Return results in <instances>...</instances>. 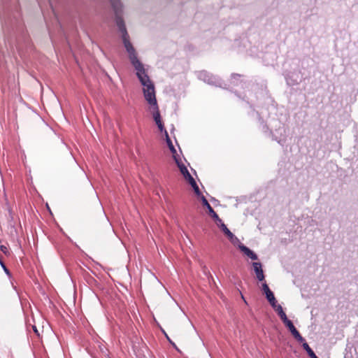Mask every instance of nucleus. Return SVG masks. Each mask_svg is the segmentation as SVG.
<instances>
[{"label":"nucleus","mask_w":358,"mask_h":358,"mask_svg":"<svg viewBox=\"0 0 358 358\" xmlns=\"http://www.w3.org/2000/svg\"><path fill=\"white\" fill-rule=\"evenodd\" d=\"M241 298L243 299V300L244 301V302L247 304V301L245 299L243 295L241 293Z\"/></svg>","instance_id":"obj_27"},{"label":"nucleus","mask_w":358,"mask_h":358,"mask_svg":"<svg viewBox=\"0 0 358 358\" xmlns=\"http://www.w3.org/2000/svg\"><path fill=\"white\" fill-rule=\"evenodd\" d=\"M281 129L283 130V132L285 133V129H284V127H282Z\"/></svg>","instance_id":"obj_29"},{"label":"nucleus","mask_w":358,"mask_h":358,"mask_svg":"<svg viewBox=\"0 0 358 358\" xmlns=\"http://www.w3.org/2000/svg\"><path fill=\"white\" fill-rule=\"evenodd\" d=\"M315 358H318V357H317V355H316Z\"/></svg>","instance_id":"obj_30"},{"label":"nucleus","mask_w":358,"mask_h":358,"mask_svg":"<svg viewBox=\"0 0 358 358\" xmlns=\"http://www.w3.org/2000/svg\"><path fill=\"white\" fill-rule=\"evenodd\" d=\"M112 8L115 13V23L118 27L119 31L122 34V39L124 46L128 53L129 61L134 67H141L143 64L138 59L137 52L134 48L133 45L129 41V36L127 33L126 26L122 18L123 6L120 0H109Z\"/></svg>","instance_id":"obj_2"},{"label":"nucleus","mask_w":358,"mask_h":358,"mask_svg":"<svg viewBox=\"0 0 358 358\" xmlns=\"http://www.w3.org/2000/svg\"><path fill=\"white\" fill-rule=\"evenodd\" d=\"M109 358H110V357H109Z\"/></svg>","instance_id":"obj_31"},{"label":"nucleus","mask_w":358,"mask_h":358,"mask_svg":"<svg viewBox=\"0 0 358 358\" xmlns=\"http://www.w3.org/2000/svg\"><path fill=\"white\" fill-rule=\"evenodd\" d=\"M173 159H174L175 162L176 163L178 167L179 168L181 173L185 178V180H187L189 184L192 187L195 194L196 196H199L201 194V191L199 188V186L197 185L194 178L189 173L187 167L181 162L180 159L177 156H173Z\"/></svg>","instance_id":"obj_3"},{"label":"nucleus","mask_w":358,"mask_h":358,"mask_svg":"<svg viewBox=\"0 0 358 358\" xmlns=\"http://www.w3.org/2000/svg\"><path fill=\"white\" fill-rule=\"evenodd\" d=\"M252 266L254 271L256 274L257 278L259 281L264 280L265 275L262 269V265L260 262H253Z\"/></svg>","instance_id":"obj_9"},{"label":"nucleus","mask_w":358,"mask_h":358,"mask_svg":"<svg viewBox=\"0 0 358 358\" xmlns=\"http://www.w3.org/2000/svg\"><path fill=\"white\" fill-rule=\"evenodd\" d=\"M286 327L289 329L292 335L294 338L299 343H302L305 341L303 337L301 336L299 331L294 327L293 322L290 320L287 324H285Z\"/></svg>","instance_id":"obj_8"},{"label":"nucleus","mask_w":358,"mask_h":358,"mask_svg":"<svg viewBox=\"0 0 358 358\" xmlns=\"http://www.w3.org/2000/svg\"><path fill=\"white\" fill-rule=\"evenodd\" d=\"M242 76L238 73H232L231 76V80H236L238 78H241Z\"/></svg>","instance_id":"obj_23"},{"label":"nucleus","mask_w":358,"mask_h":358,"mask_svg":"<svg viewBox=\"0 0 358 358\" xmlns=\"http://www.w3.org/2000/svg\"><path fill=\"white\" fill-rule=\"evenodd\" d=\"M112 8L115 13V23L118 27L119 31L122 34V39L124 46L128 53L129 61L134 67H141L143 64L138 59L137 52L134 48L133 45L129 41V36L127 33L126 26L122 18L123 6L120 0H109Z\"/></svg>","instance_id":"obj_1"},{"label":"nucleus","mask_w":358,"mask_h":358,"mask_svg":"<svg viewBox=\"0 0 358 358\" xmlns=\"http://www.w3.org/2000/svg\"><path fill=\"white\" fill-rule=\"evenodd\" d=\"M152 110H153V114H152L153 119H154L156 124L158 123L162 122V119H161L160 112L159 110V106H157V109H152Z\"/></svg>","instance_id":"obj_17"},{"label":"nucleus","mask_w":358,"mask_h":358,"mask_svg":"<svg viewBox=\"0 0 358 358\" xmlns=\"http://www.w3.org/2000/svg\"><path fill=\"white\" fill-rule=\"evenodd\" d=\"M221 83L222 81L220 79L212 74L210 75V77H209V80L206 82V83L209 85L219 87H222Z\"/></svg>","instance_id":"obj_14"},{"label":"nucleus","mask_w":358,"mask_h":358,"mask_svg":"<svg viewBox=\"0 0 358 358\" xmlns=\"http://www.w3.org/2000/svg\"><path fill=\"white\" fill-rule=\"evenodd\" d=\"M272 308L277 312L278 316L280 317L284 324H287L288 322L290 321V320L287 318L285 313L284 312L280 305L277 304L276 303L275 306H272Z\"/></svg>","instance_id":"obj_11"},{"label":"nucleus","mask_w":358,"mask_h":358,"mask_svg":"<svg viewBox=\"0 0 358 358\" xmlns=\"http://www.w3.org/2000/svg\"><path fill=\"white\" fill-rule=\"evenodd\" d=\"M203 206L207 208L208 213L213 210V208L211 207L208 201L205 203H203Z\"/></svg>","instance_id":"obj_22"},{"label":"nucleus","mask_w":358,"mask_h":358,"mask_svg":"<svg viewBox=\"0 0 358 358\" xmlns=\"http://www.w3.org/2000/svg\"><path fill=\"white\" fill-rule=\"evenodd\" d=\"M262 291L265 294L266 299L269 302L271 306H275L277 301L274 296L273 292L270 289L269 287L266 282L262 284Z\"/></svg>","instance_id":"obj_6"},{"label":"nucleus","mask_w":358,"mask_h":358,"mask_svg":"<svg viewBox=\"0 0 358 358\" xmlns=\"http://www.w3.org/2000/svg\"><path fill=\"white\" fill-rule=\"evenodd\" d=\"M285 80L288 85L294 86L298 85L302 80V77H300L299 73L289 72L285 76Z\"/></svg>","instance_id":"obj_7"},{"label":"nucleus","mask_w":358,"mask_h":358,"mask_svg":"<svg viewBox=\"0 0 358 358\" xmlns=\"http://www.w3.org/2000/svg\"><path fill=\"white\" fill-rule=\"evenodd\" d=\"M210 75L211 73L207 72L206 71H201L198 72L197 77L199 80L206 83L209 80V77H210Z\"/></svg>","instance_id":"obj_15"},{"label":"nucleus","mask_w":358,"mask_h":358,"mask_svg":"<svg viewBox=\"0 0 358 358\" xmlns=\"http://www.w3.org/2000/svg\"><path fill=\"white\" fill-rule=\"evenodd\" d=\"M136 71V76L138 78L141 84L144 87V88L149 87L150 84H153L150 80L149 76L145 73L143 64L141 65V67H134Z\"/></svg>","instance_id":"obj_5"},{"label":"nucleus","mask_w":358,"mask_h":358,"mask_svg":"<svg viewBox=\"0 0 358 358\" xmlns=\"http://www.w3.org/2000/svg\"><path fill=\"white\" fill-rule=\"evenodd\" d=\"M302 347L306 351L307 354L310 358H315L316 355L314 351L310 348L309 345L306 342H302Z\"/></svg>","instance_id":"obj_16"},{"label":"nucleus","mask_w":358,"mask_h":358,"mask_svg":"<svg viewBox=\"0 0 358 358\" xmlns=\"http://www.w3.org/2000/svg\"><path fill=\"white\" fill-rule=\"evenodd\" d=\"M157 125L159 130L161 132H164L165 134V131H166V130L164 128L163 122L158 123V124H157Z\"/></svg>","instance_id":"obj_20"},{"label":"nucleus","mask_w":358,"mask_h":358,"mask_svg":"<svg viewBox=\"0 0 358 358\" xmlns=\"http://www.w3.org/2000/svg\"><path fill=\"white\" fill-rule=\"evenodd\" d=\"M203 206L207 208L208 213L213 210V208L211 207L208 201L205 203H203Z\"/></svg>","instance_id":"obj_21"},{"label":"nucleus","mask_w":358,"mask_h":358,"mask_svg":"<svg viewBox=\"0 0 358 358\" xmlns=\"http://www.w3.org/2000/svg\"><path fill=\"white\" fill-rule=\"evenodd\" d=\"M240 250L243 252L246 256L250 258L252 260H257L258 259V256L256 253H255L252 250H250L248 247L245 245L241 243L238 245Z\"/></svg>","instance_id":"obj_10"},{"label":"nucleus","mask_w":358,"mask_h":358,"mask_svg":"<svg viewBox=\"0 0 358 358\" xmlns=\"http://www.w3.org/2000/svg\"><path fill=\"white\" fill-rule=\"evenodd\" d=\"M143 94L147 102L151 106L152 109H157L158 104L155 95L154 84H150L149 87L143 88Z\"/></svg>","instance_id":"obj_4"},{"label":"nucleus","mask_w":358,"mask_h":358,"mask_svg":"<svg viewBox=\"0 0 358 358\" xmlns=\"http://www.w3.org/2000/svg\"><path fill=\"white\" fill-rule=\"evenodd\" d=\"M275 140H276L278 143L280 144H282L285 141V135H283V138H280V139H278L277 138H275Z\"/></svg>","instance_id":"obj_25"},{"label":"nucleus","mask_w":358,"mask_h":358,"mask_svg":"<svg viewBox=\"0 0 358 358\" xmlns=\"http://www.w3.org/2000/svg\"><path fill=\"white\" fill-rule=\"evenodd\" d=\"M217 227L221 229V231L227 236V238L233 241L234 238L237 239V238L234 236V234L227 228L225 224L222 222L217 224Z\"/></svg>","instance_id":"obj_12"},{"label":"nucleus","mask_w":358,"mask_h":358,"mask_svg":"<svg viewBox=\"0 0 358 358\" xmlns=\"http://www.w3.org/2000/svg\"><path fill=\"white\" fill-rule=\"evenodd\" d=\"M162 331H163V333H164V336H166V339H167V340L169 341V342L172 345V346H173L174 348H176L177 350H179L178 349V348H177L176 345L175 344V343H173V342L170 339V338H169V336L166 334V333L164 330H162Z\"/></svg>","instance_id":"obj_19"},{"label":"nucleus","mask_w":358,"mask_h":358,"mask_svg":"<svg viewBox=\"0 0 358 358\" xmlns=\"http://www.w3.org/2000/svg\"><path fill=\"white\" fill-rule=\"evenodd\" d=\"M165 136H166V141L167 145H168L170 151L173 154V157L176 156V150L174 148V146L172 143V141L169 136V134H168L167 131H165Z\"/></svg>","instance_id":"obj_13"},{"label":"nucleus","mask_w":358,"mask_h":358,"mask_svg":"<svg viewBox=\"0 0 358 358\" xmlns=\"http://www.w3.org/2000/svg\"><path fill=\"white\" fill-rule=\"evenodd\" d=\"M34 331H35L36 332H37V329L36 328V327H34Z\"/></svg>","instance_id":"obj_28"},{"label":"nucleus","mask_w":358,"mask_h":358,"mask_svg":"<svg viewBox=\"0 0 358 358\" xmlns=\"http://www.w3.org/2000/svg\"><path fill=\"white\" fill-rule=\"evenodd\" d=\"M208 214L214 220L217 225L222 222L214 210L208 212Z\"/></svg>","instance_id":"obj_18"},{"label":"nucleus","mask_w":358,"mask_h":358,"mask_svg":"<svg viewBox=\"0 0 358 358\" xmlns=\"http://www.w3.org/2000/svg\"><path fill=\"white\" fill-rule=\"evenodd\" d=\"M0 249L4 253V254H6L7 251H8V249L6 246L4 245H1L0 246Z\"/></svg>","instance_id":"obj_26"},{"label":"nucleus","mask_w":358,"mask_h":358,"mask_svg":"<svg viewBox=\"0 0 358 358\" xmlns=\"http://www.w3.org/2000/svg\"><path fill=\"white\" fill-rule=\"evenodd\" d=\"M198 197L200 198L201 202H202V204L205 203L208 200L206 199V197L202 194V193L201 192V194L199 196H197Z\"/></svg>","instance_id":"obj_24"}]
</instances>
